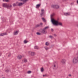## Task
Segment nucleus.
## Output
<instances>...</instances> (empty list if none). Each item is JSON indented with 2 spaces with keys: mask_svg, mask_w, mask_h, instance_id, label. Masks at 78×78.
I'll return each mask as SVG.
<instances>
[{
  "mask_svg": "<svg viewBox=\"0 0 78 78\" xmlns=\"http://www.w3.org/2000/svg\"><path fill=\"white\" fill-rule=\"evenodd\" d=\"M54 16V14H52L51 15V22L54 25H55V26H58V25H59L60 26H62V23L58 22V20H55L53 18V16Z\"/></svg>",
  "mask_w": 78,
  "mask_h": 78,
  "instance_id": "1",
  "label": "nucleus"
},
{
  "mask_svg": "<svg viewBox=\"0 0 78 78\" xmlns=\"http://www.w3.org/2000/svg\"><path fill=\"white\" fill-rule=\"evenodd\" d=\"M78 57L76 58H74V59H73V62L74 64L75 63H77V62H78Z\"/></svg>",
  "mask_w": 78,
  "mask_h": 78,
  "instance_id": "2",
  "label": "nucleus"
},
{
  "mask_svg": "<svg viewBox=\"0 0 78 78\" xmlns=\"http://www.w3.org/2000/svg\"><path fill=\"white\" fill-rule=\"evenodd\" d=\"M51 8H56V9H58L59 8V6L58 5H51Z\"/></svg>",
  "mask_w": 78,
  "mask_h": 78,
  "instance_id": "3",
  "label": "nucleus"
},
{
  "mask_svg": "<svg viewBox=\"0 0 78 78\" xmlns=\"http://www.w3.org/2000/svg\"><path fill=\"white\" fill-rule=\"evenodd\" d=\"M41 17L44 16V9H41V12L40 14Z\"/></svg>",
  "mask_w": 78,
  "mask_h": 78,
  "instance_id": "4",
  "label": "nucleus"
},
{
  "mask_svg": "<svg viewBox=\"0 0 78 78\" xmlns=\"http://www.w3.org/2000/svg\"><path fill=\"white\" fill-rule=\"evenodd\" d=\"M64 15H65V16H70V12L65 13H64Z\"/></svg>",
  "mask_w": 78,
  "mask_h": 78,
  "instance_id": "5",
  "label": "nucleus"
},
{
  "mask_svg": "<svg viewBox=\"0 0 78 78\" xmlns=\"http://www.w3.org/2000/svg\"><path fill=\"white\" fill-rule=\"evenodd\" d=\"M41 32L43 34H46L47 33V31H46V30L43 29Z\"/></svg>",
  "mask_w": 78,
  "mask_h": 78,
  "instance_id": "6",
  "label": "nucleus"
},
{
  "mask_svg": "<svg viewBox=\"0 0 78 78\" xmlns=\"http://www.w3.org/2000/svg\"><path fill=\"white\" fill-rule=\"evenodd\" d=\"M3 7H5V8H8L9 7V6L6 4H3Z\"/></svg>",
  "mask_w": 78,
  "mask_h": 78,
  "instance_id": "7",
  "label": "nucleus"
},
{
  "mask_svg": "<svg viewBox=\"0 0 78 78\" xmlns=\"http://www.w3.org/2000/svg\"><path fill=\"white\" fill-rule=\"evenodd\" d=\"M17 58L18 59H20L22 58V56L20 55H19L17 56Z\"/></svg>",
  "mask_w": 78,
  "mask_h": 78,
  "instance_id": "8",
  "label": "nucleus"
},
{
  "mask_svg": "<svg viewBox=\"0 0 78 78\" xmlns=\"http://www.w3.org/2000/svg\"><path fill=\"white\" fill-rule=\"evenodd\" d=\"M41 6V4H37L36 5V8H39V7Z\"/></svg>",
  "mask_w": 78,
  "mask_h": 78,
  "instance_id": "9",
  "label": "nucleus"
},
{
  "mask_svg": "<svg viewBox=\"0 0 78 78\" xmlns=\"http://www.w3.org/2000/svg\"><path fill=\"white\" fill-rule=\"evenodd\" d=\"M7 34L6 33H5L3 34H0V36H4V35H6Z\"/></svg>",
  "mask_w": 78,
  "mask_h": 78,
  "instance_id": "10",
  "label": "nucleus"
},
{
  "mask_svg": "<svg viewBox=\"0 0 78 78\" xmlns=\"http://www.w3.org/2000/svg\"><path fill=\"white\" fill-rule=\"evenodd\" d=\"M19 33V31H16L14 32V35H16Z\"/></svg>",
  "mask_w": 78,
  "mask_h": 78,
  "instance_id": "11",
  "label": "nucleus"
},
{
  "mask_svg": "<svg viewBox=\"0 0 78 78\" xmlns=\"http://www.w3.org/2000/svg\"><path fill=\"white\" fill-rule=\"evenodd\" d=\"M30 55L31 56H34V55H35V53L34 52H32L30 53Z\"/></svg>",
  "mask_w": 78,
  "mask_h": 78,
  "instance_id": "12",
  "label": "nucleus"
},
{
  "mask_svg": "<svg viewBox=\"0 0 78 78\" xmlns=\"http://www.w3.org/2000/svg\"><path fill=\"white\" fill-rule=\"evenodd\" d=\"M61 62H62V63H63V64L64 63H65V62H66V60L64 59H63L61 61Z\"/></svg>",
  "mask_w": 78,
  "mask_h": 78,
  "instance_id": "13",
  "label": "nucleus"
},
{
  "mask_svg": "<svg viewBox=\"0 0 78 78\" xmlns=\"http://www.w3.org/2000/svg\"><path fill=\"white\" fill-rule=\"evenodd\" d=\"M24 4V3H19L18 4V6H22V5H23Z\"/></svg>",
  "mask_w": 78,
  "mask_h": 78,
  "instance_id": "14",
  "label": "nucleus"
},
{
  "mask_svg": "<svg viewBox=\"0 0 78 78\" xmlns=\"http://www.w3.org/2000/svg\"><path fill=\"white\" fill-rule=\"evenodd\" d=\"M42 20L44 22H46V20H45V19L44 18H42Z\"/></svg>",
  "mask_w": 78,
  "mask_h": 78,
  "instance_id": "15",
  "label": "nucleus"
},
{
  "mask_svg": "<svg viewBox=\"0 0 78 78\" xmlns=\"http://www.w3.org/2000/svg\"><path fill=\"white\" fill-rule=\"evenodd\" d=\"M28 0H20L21 1H22L24 3H26L27 2V1H28Z\"/></svg>",
  "mask_w": 78,
  "mask_h": 78,
  "instance_id": "16",
  "label": "nucleus"
},
{
  "mask_svg": "<svg viewBox=\"0 0 78 78\" xmlns=\"http://www.w3.org/2000/svg\"><path fill=\"white\" fill-rule=\"evenodd\" d=\"M49 28L48 26H47L46 27H44V28H43L45 30H47V29H48V28Z\"/></svg>",
  "mask_w": 78,
  "mask_h": 78,
  "instance_id": "17",
  "label": "nucleus"
},
{
  "mask_svg": "<svg viewBox=\"0 0 78 78\" xmlns=\"http://www.w3.org/2000/svg\"><path fill=\"white\" fill-rule=\"evenodd\" d=\"M44 48H45L46 50H48V49L49 48L48 47H44Z\"/></svg>",
  "mask_w": 78,
  "mask_h": 78,
  "instance_id": "18",
  "label": "nucleus"
},
{
  "mask_svg": "<svg viewBox=\"0 0 78 78\" xmlns=\"http://www.w3.org/2000/svg\"><path fill=\"white\" fill-rule=\"evenodd\" d=\"M41 72H44V68H41Z\"/></svg>",
  "mask_w": 78,
  "mask_h": 78,
  "instance_id": "19",
  "label": "nucleus"
},
{
  "mask_svg": "<svg viewBox=\"0 0 78 78\" xmlns=\"http://www.w3.org/2000/svg\"><path fill=\"white\" fill-rule=\"evenodd\" d=\"M34 48H35V49H39V48L37 46H36L34 47Z\"/></svg>",
  "mask_w": 78,
  "mask_h": 78,
  "instance_id": "20",
  "label": "nucleus"
},
{
  "mask_svg": "<svg viewBox=\"0 0 78 78\" xmlns=\"http://www.w3.org/2000/svg\"><path fill=\"white\" fill-rule=\"evenodd\" d=\"M54 67H58V64H56V65L55 64L54 66Z\"/></svg>",
  "mask_w": 78,
  "mask_h": 78,
  "instance_id": "21",
  "label": "nucleus"
},
{
  "mask_svg": "<svg viewBox=\"0 0 78 78\" xmlns=\"http://www.w3.org/2000/svg\"><path fill=\"white\" fill-rule=\"evenodd\" d=\"M24 62H27V59H24Z\"/></svg>",
  "mask_w": 78,
  "mask_h": 78,
  "instance_id": "22",
  "label": "nucleus"
},
{
  "mask_svg": "<svg viewBox=\"0 0 78 78\" xmlns=\"http://www.w3.org/2000/svg\"><path fill=\"white\" fill-rule=\"evenodd\" d=\"M28 42V41H27L26 40H25L24 41V44H26V43H27Z\"/></svg>",
  "mask_w": 78,
  "mask_h": 78,
  "instance_id": "23",
  "label": "nucleus"
},
{
  "mask_svg": "<svg viewBox=\"0 0 78 78\" xmlns=\"http://www.w3.org/2000/svg\"><path fill=\"white\" fill-rule=\"evenodd\" d=\"M31 73V71H29L27 72V73H28V74Z\"/></svg>",
  "mask_w": 78,
  "mask_h": 78,
  "instance_id": "24",
  "label": "nucleus"
},
{
  "mask_svg": "<svg viewBox=\"0 0 78 78\" xmlns=\"http://www.w3.org/2000/svg\"><path fill=\"white\" fill-rule=\"evenodd\" d=\"M49 44L48 43V42H46V43H45V45H48Z\"/></svg>",
  "mask_w": 78,
  "mask_h": 78,
  "instance_id": "25",
  "label": "nucleus"
},
{
  "mask_svg": "<svg viewBox=\"0 0 78 78\" xmlns=\"http://www.w3.org/2000/svg\"><path fill=\"white\" fill-rule=\"evenodd\" d=\"M37 35H40L41 33L39 32H37Z\"/></svg>",
  "mask_w": 78,
  "mask_h": 78,
  "instance_id": "26",
  "label": "nucleus"
},
{
  "mask_svg": "<svg viewBox=\"0 0 78 78\" xmlns=\"http://www.w3.org/2000/svg\"><path fill=\"white\" fill-rule=\"evenodd\" d=\"M39 26H40V25L37 24L36 26V27H39Z\"/></svg>",
  "mask_w": 78,
  "mask_h": 78,
  "instance_id": "27",
  "label": "nucleus"
},
{
  "mask_svg": "<svg viewBox=\"0 0 78 78\" xmlns=\"http://www.w3.org/2000/svg\"><path fill=\"white\" fill-rule=\"evenodd\" d=\"M13 6H16V4L15 3H14L13 4Z\"/></svg>",
  "mask_w": 78,
  "mask_h": 78,
  "instance_id": "28",
  "label": "nucleus"
},
{
  "mask_svg": "<svg viewBox=\"0 0 78 78\" xmlns=\"http://www.w3.org/2000/svg\"><path fill=\"white\" fill-rule=\"evenodd\" d=\"M49 37H50V38H51V39L53 38V37H52V36H49Z\"/></svg>",
  "mask_w": 78,
  "mask_h": 78,
  "instance_id": "29",
  "label": "nucleus"
},
{
  "mask_svg": "<svg viewBox=\"0 0 78 78\" xmlns=\"http://www.w3.org/2000/svg\"><path fill=\"white\" fill-rule=\"evenodd\" d=\"M5 72H9V70H8V69H7L6 70Z\"/></svg>",
  "mask_w": 78,
  "mask_h": 78,
  "instance_id": "30",
  "label": "nucleus"
},
{
  "mask_svg": "<svg viewBox=\"0 0 78 78\" xmlns=\"http://www.w3.org/2000/svg\"><path fill=\"white\" fill-rule=\"evenodd\" d=\"M9 6V7H10V8H11L12 7V5H10V6L8 5Z\"/></svg>",
  "mask_w": 78,
  "mask_h": 78,
  "instance_id": "31",
  "label": "nucleus"
},
{
  "mask_svg": "<svg viewBox=\"0 0 78 78\" xmlns=\"http://www.w3.org/2000/svg\"><path fill=\"white\" fill-rule=\"evenodd\" d=\"M9 1V0H5V2H8Z\"/></svg>",
  "mask_w": 78,
  "mask_h": 78,
  "instance_id": "32",
  "label": "nucleus"
},
{
  "mask_svg": "<svg viewBox=\"0 0 78 78\" xmlns=\"http://www.w3.org/2000/svg\"><path fill=\"white\" fill-rule=\"evenodd\" d=\"M51 31H53L54 30H53V29H51Z\"/></svg>",
  "mask_w": 78,
  "mask_h": 78,
  "instance_id": "33",
  "label": "nucleus"
},
{
  "mask_svg": "<svg viewBox=\"0 0 78 78\" xmlns=\"http://www.w3.org/2000/svg\"><path fill=\"white\" fill-rule=\"evenodd\" d=\"M43 24L42 23H40V25H42V24Z\"/></svg>",
  "mask_w": 78,
  "mask_h": 78,
  "instance_id": "34",
  "label": "nucleus"
},
{
  "mask_svg": "<svg viewBox=\"0 0 78 78\" xmlns=\"http://www.w3.org/2000/svg\"><path fill=\"white\" fill-rule=\"evenodd\" d=\"M8 56L9 57V56H11V55H8Z\"/></svg>",
  "mask_w": 78,
  "mask_h": 78,
  "instance_id": "35",
  "label": "nucleus"
},
{
  "mask_svg": "<svg viewBox=\"0 0 78 78\" xmlns=\"http://www.w3.org/2000/svg\"><path fill=\"white\" fill-rule=\"evenodd\" d=\"M77 3L78 4V0L77 1Z\"/></svg>",
  "mask_w": 78,
  "mask_h": 78,
  "instance_id": "36",
  "label": "nucleus"
},
{
  "mask_svg": "<svg viewBox=\"0 0 78 78\" xmlns=\"http://www.w3.org/2000/svg\"><path fill=\"white\" fill-rule=\"evenodd\" d=\"M47 76V75H46V74H45V75H44V76Z\"/></svg>",
  "mask_w": 78,
  "mask_h": 78,
  "instance_id": "37",
  "label": "nucleus"
},
{
  "mask_svg": "<svg viewBox=\"0 0 78 78\" xmlns=\"http://www.w3.org/2000/svg\"><path fill=\"white\" fill-rule=\"evenodd\" d=\"M1 55H2V53H0V56H1Z\"/></svg>",
  "mask_w": 78,
  "mask_h": 78,
  "instance_id": "38",
  "label": "nucleus"
},
{
  "mask_svg": "<svg viewBox=\"0 0 78 78\" xmlns=\"http://www.w3.org/2000/svg\"><path fill=\"white\" fill-rule=\"evenodd\" d=\"M43 76H45V75H43Z\"/></svg>",
  "mask_w": 78,
  "mask_h": 78,
  "instance_id": "39",
  "label": "nucleus"
},
{
  "mask_svg": "<svg viewBox=\"0 0 78 78\" xmlns=\"http://www.w3.org/2000/svg\"><path fill=\"white\" fill-rule=\"evenodd\" d=\"M54 36H56V35H55V34H54Z\"/></svg>",
  "mask_w": 78,
  "mask_h": 78,
  "instance_id": "40",
  "label": "nucleus"
},
{
  "mask_svg": "<svg viewBox=\"0 0 78 78\" xmlns=\"http://www.w3.org/2000/svg\"><path fill=\"white\" fill-rule=\"evenodd\" d=\"M77 27H78V24L77 25Z\"/></svg>",
  "mask_w": 78,
  "mask_h": 78,
  "instance_id": "41",
  "label": "nucleus"
},
{
  "mask_svg": "<svg viewBox=\"0 0 78 78\" xmlns=\"http://www.w3.org/2000/svg\"><path fill=\"white\" fill-rule=\"evenodd\" d=\"M69 76H71V75L69 74Z\"/></svg>",
  "mask_w": 78,
  "mask_h": 78,
  "instance_id": "42",
  "label": "nucleus"
},
{
  "mask_svg": "<svg viewBox=\"0 0 78 78\" xmlns=\"http://www.w3.org/2000/svg\"><path fill=\"white\" fill-rule=\"evenodd\" d=\"M5 0H3V2H5Z\"/></svg>",
  "mask_w": 78,
  "mask_h": 78,
  "instance_id": "43",
  "label": "nucleus"
},
{
  "mask_svg": "<svg viewBox=\"0 0 78 78\" xmlns=\"http://www.w3.org/2000/svg\"><path fill=\"white\" fill-rule=\"evenodd\" d=\"M2 78H5V77H2Z\"/></svg>",
  "mask_w": 78,
  "mask_h": 78,
  "instance_id": "44",
  "label": "nucleus"
}]
</instances>
